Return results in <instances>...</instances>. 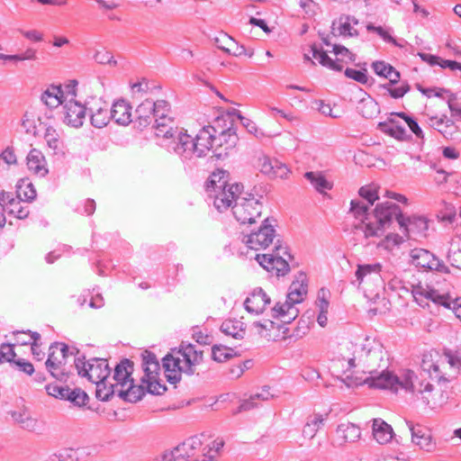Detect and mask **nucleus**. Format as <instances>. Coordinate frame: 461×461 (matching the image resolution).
Returning a JSON list of instances; mask_svg holds the SVG:
<instances>
[{
	"instance_id": "1",
	"label": "nucleus",
	"mask_w": 461,
	"mask_h": 461,
	"mask_svg": "<svg viewBox=\"0 0 461 461\" xmlns=\"http://www.w3.org/2000/svg\"><path fill=\"white\" fill-rule=\"evenodd\" d=\"M357 357L364 366L371 368L368 370L369 375L365 379H357L356 384H367L370 388L386 389L397 393L399 390H404L410 393H418L421 395V400L426 405L435 406L438 402L434 398H430L427 393L433 391V385L427 383L423 385L420 384L418 389L415 388L414 379L416 375L410 369L402 370L399 375H394L388 370H383L381 373L373 369L375 366H380V362L384 359L383 346L375 340L366 339L361 348L356 351Z\"/></svg>"
},
{
	"instance_id": "2",
	"label": "nucleus",
	"mask_w": 461,
	"mask_h": 461,
	"mask_svg": "<svg viewBox=\"0 0 461 461\" xmlns=\"http://www.w3.org/2000/svg\"><path fill=\"white\" fill-rule=\"evenodd\" d=\"M374 217L380 226L375 230L367 228V236H382L384 230L390 227L393 220L397 221L400 230L408 239L417 240L427 236L429 224L425 217L417 215L405 217L400 206L392 202L377 203Z\"/></svg>"
},
{
	"instance_id": "3",
	"label": "nucleus",
	"mask_w": 461,
	"mask_h": 461,
	"mask_svg": "<svg viewBox=\"0 0 461 461\" xmlns=\"http://www.w3.org/2000/svg\"><path fill=\"white\" fill-rule=\"evenodd\" d=\"M203 352L195 345L182 342L178 350L167 354L162 358V366L168 383L176 384L181 380L182 373L192 375L195 366L203 362Z\"/></svg>"
},
{
	"instance_id": "4",
	"label": "nucleus",
	"mask_w": 461,
	"mask_h": 461,
	"mask_svg": "<svg viewBox=\"0 0 461 461\" xmlns=\"http://www.w3.org/2000/svg\"><path fill=\"white\" fill-rule=\"evenodd\" d=\"M215 132V128L208 125L201 129L194 139L186 133V131H179L176 136L177 140L172 141L169 149H172L183 162L204 157L207 151L215 149L217 140Z\"/></svg>"
},
{
	"instance_id": "5",
	"label": "nucleus",
	"mask_w": 461,
	"mask_h": 461,
	"mask_svg": "<svg viewBox=\"0 0 461 461\" xmlns=\"http://www.w3.org/2000/svg\"><path fill=\"white\" fill-rule=\"evenodd\" d=\"M204 435H195L185 439L174 448L176 457H184L185 461H214L223 441H213L212 446L202 447Z\"/></svg>"
},
{
	"instance_id": "6",
	"label": "nucleus",
	"mask_w": 461,
	"mask_h": 461,
	"mask_svg": "<svg viewBox=\"0 0 461 461\" xmlns=\"http://www.w3.org/2000/svg\"><path fill=\"white\" fill-rule=\"evenodd\" d=\"M77 348H69L63 342H54L50 346L49 356L45 362L46 368L50 375L60 381L66 382L70 374V368L67 366L69 356L79 357Z\"/></svg>"
},
{
	"instance_id": "7",
	"label": "nucleus",
	"mask_w": 461,
	"mask_h": 461,
	"mask_svg": "<svg viewBox=\"0 0 461 461\" xmlns=\"http://www.w3.org/2000/svg\"><path fill=\"white\" fill-rule=\"evenodd\" d=\"M225 174L224 171H220L217 174L213 173L207 183L208 191L212 187L215 193L213 205L219 212L230 207L233 201L236 202L237 197H240L239 194L243 188L242 185L237 183L228 185L227 182L222 180Z\"/></svg>"
},
{
	"instance_id": "8",
	"label": "nucleus",
	"mask_w": 461,
	"mask_h": 461,
	"mask_svg": "<svg viewBox=\"0 0 461 461\" xmlns=\"http://www.w3.org/2000/svg\"><path fill=\"white\" fill-rule=\"evenodd\" d=\"M446 361L433 362L430 357L424 356L421 362L422 372L425 373L432 381L438 384L447 383L451 380L453 375L447 374L444 369L448 366L449 368L461 369V357L453 355L450 352L446 353Z\"/></svg>"
},
{
	"instance_id": "9",
	"label": "nucleus",
	"mask_w": 461,
	"mask_h": 461,
	"mask_svg": "<svg viewBox=\"0 0 461 461\" xmlns=\"http://www.w3.org/2000/svg\"><path fill=\"white\" fill-rule=\"evenodd\" d=\"M332 51L336 56L335 60L330 59L321 47H318L316 44L311 46L312 57L317 59L321 66L334 71H341L344 63L348 64L356 60V55L342 45L334 44Z\"/></svg>"
},
{
	"instance_id": "10",
	"label": "nucleus",
	"mask_w": 461,
	"mask_h": 461,
	"mask_svg": "<svg viewBox=\"0 0 461 461\" xmlns=\"http://www.w3.org/2000/svg\"><path fill=\"white\" fill-rule=\"evenodd\" d=\"M74 364L78 375L86 377L92 383L107 380L111 374L105 358H92L86 362L85 356H81L75 357Z\"/></svg>"
},
{
	"instance_id": "11",
	"label": "nucleus",
	"mask_w": 461,
	"mask_h": 461,
	"mask_svg": "<svg viewBox=\"0 0 461 461\" xmlns=\"http://www.w3.org/2000/svg\"><path fill=\"white\" fill-rule=\"evenodd\" d=\"M262 203L252 194L249 197H237L232 212L236 220L241 224L253 223L257 217L261 215Z\"/></svg>"
},
{
	"instance_id": "12",
	"label": "nucleus",
	"mask_w": 461,
	"mask_h": 461,
	"mask_svg": "<svg viewBox=\"0 0 461 461\" xmlns=\"http://www.w3.org/2000/svg\"><path fill=\"white\" fill-rule=\"evenodd\" d=\"M411 264L425 271L449 273V268L428 249L415 248L410 251Z\"/></svg>"
},
{
	"instance_id": "13",
	"label": "nucleus",
	"mask_w": 461,
	"mask_h": 461,
	"mask_svg": "<svg viewBox=\"0 0 461 461\" xmlns=\"http://www.w3.org/2000/svg\"><path fill=\"white\" fill-rule=\"evenodd\" d=\"M154 107V127L156 129L157 136H163L164 138L170 139L177 136V130L170 125L173 123L172 119L168 116L169 104L165 100H158L153 102Z\"/></svg>"
},
{
	"instance_id": "14",
	"label": "nucleus",
	"mask_w": 461,
	"mask_h": 461,
	"mask_svg": "<svg viewBox=\"0 0 461 461\" xmlns=\"http://www.w3.org/2000/svg\"><path fill=\"white\" fill-rule=\"evenodd\" d=\"M369 205L361 200H352L350 203L349 212L353 216L359 220L360 222L355 225L356 230H361L366 239L374 238L375 236H367L366 230L376 229L380 226L379 222L374 217L375 210L372 213L368 212Z\"/></svg>"
},
{
	"instance_id": "15",
	"label": "nucleus",
	"mask_w": 461,
	"mask_h": 461,
	"mask_svg": "<svg viewBox=\"0 0 461 461\" xmlns=\"http://www.w3.org/2000/svg\"><path fill=\"white\" fill-rule=\"evenodd\" d=\"M276 230L268 218L265 219L256 231L243 238V242L251 249H264L269 246L274 240Z\"/></svg>"
},
{
	"instance_id": "16",
	"label": "nucleus",
	"mask_w": 461,
	"mask_h": 461,
	"mask_svg": "<svg viewBox=\"0 0 461 461\" xmlns=\"http://www.w3.org/2000/svg\"><path fill=\"white\" fill-rule=\"evenodd\" d=\"M414 298L418 302L417 295L420 294L421 296H425L426 298L430 299L432 302L444 306L445 308L450 309L453 311L456 318L461 321V298L452 299L448 295L438 294L436 291H425L422 288H419L414 292Z\"/></svg>"
},
{
	"instance_id": "17",
	"label": "nucleus",
	"mask_w": 461,
	"mask_h": 461,
	"mask_svg": "<svg viewBox=\"0 0 461 461\" xmlns=\"http://www.w3.org/2000/svg\"><path fill=\"white\" fill-rule=\"evenodd\" d=\"M216 140L213 155L217 158L222 159L229 156L230 152L235 148L239 139L236 131L230 127L222 131L221 134L216 137Z\"/></svg>"
},
{
	"instance_id": "18",
	"label": "nucleus",
	"mask_w": 461,
	"mask_h": 461,
	"mask_svg": "<svg viewBox=\"0 0 461 461\" xmlns=\"http://www.w3.org/2000/svg\"><path fill=\"white\" fill-rule=\"evenodd\" d=\"M63 122L72 127L77 128L83 125L86 118V108L81 104L70 100L64 107Z\"/></svg>"
},
{
	"instance_id": "19",
	"label": "nucleus",
	"mask_w": 461,
	"mask_h": 461,
	"mask_svg": "<svg viewBox=\"0 0 461 461\" xmlns=\"http://www.w3.org/2000/svg\"><path fill=\"white\" fill-rule=\"evenodd\" d=\"M358 24V20L350 15L342 14L339 18L332 23L331 33L334 36L353 37L358 35L357 30L355 28Z\"/></svg>"
},
{
	"instance_id": "20",
	"label": "nucleus",
	"mask_w": 461,
	"mask_h": 461,
	"mask_svg": "<svg viewBox=\"0 0 461 461\" xmlns=\"http://www.w3.org/2000/svg\"><path fill=\"white\" fill-rule=\"evenodd\" d=\"M271 302L270 297L261 288H255L244 302L245 309L251 313L260 314Z\"/></svg>"
},
{
	"instance_id": "21",
	"label": "nucleus",
	"mask_w": 461,
	"mask_h": 461,
	"mask_svg": "<svg viewBox=\"0 0 461 461\" xmlns=\"http://www.w3.org/2000/svg\"><path fill=\"white\" fill-rule=\"evenodd\" d=\"M409 430L411 434V441L426 451H431L435 446L432 441L430 431L420 425H413L411 421H406Z\"/></svg>"
},
{
	"instance_id": "22",
	"label": "nucleus",
	"mask_w": 461,
	"mask_h": 461,
	"mask_svg": "<svg viewBox=\"0 0 461 461\" xmlns=\"http://www.w3.org/2000/svg\"><path fill=\"white\" fill-rule=\"evenodd\" d=\"M111 119L117 124L126 126L131 120V106L123 99L115 101L109 109Z\"/></svg>"
},
{
	"instance_id": "23",
	"label": "nucleus",
	"mask_w": 461,
	"mask_h": 461,
	"mask_svg": "<svg viewBox=\"0 0 461 461\" xmlns=\"http://www.w3.org/2000/svg\"><path fill=\"white\" fill-rule=\"evenodd\" d=\"M133 372V363L128 359H122L119 364L116 365L114 368L113 380L115 384H113L117 388L124 389L133 379L131 377Z\"/></svg>"
},
{
	"instance_id": "24",
	"label": "nucleus",
	"mask_w": 461,
	"mask_h": 461,
	"mask_svg": "<svg viewBox=\"0 0 461 461\" xmlns=\"http://www.w3.org/2000/svg\"><path fill=\"white\" fill-rule=\"evenodd\" d=\"M382 265L380 263L357 265L355 272L356 280L352 284L357 283L358 286L365 280H381L382 279Z\"/></svg>"
},
{
	"instance_id": "25",
	"label": "nucleus",
	"mask_w": 461,
	"mask_h": 461,
	"mask_svg": "<svg viewBox=\"0 0 461 461\" xmlns=\"http://www.w3.org/2000/svg\"><path fill=\"white\" fill-rule=\"evenodd\" d=\"M215 41H226V45H219V49L224 52L233 55L235 57H240L242 55L251 58L254 55L252 49H247L244 45L239 44L234 39L227 34L222 35L221 38H216Z\"/></svg>"
},
{
	"instance_id": "26",
	"label": "nucleus",
	"mask_w": 461,
	"mask_h": 461,
	"mask_svg": "<svg viewBox=\"0 0 461 461\" xmlns=\"http://www.w3.org/2000/svg\"><path fill=\"white\" fill-rule=\"evenodd\" d=\"M299 311L286 299L285 303H277L272 309V317L280 319L284 323H291L296 319Z\"/></svg>"
},
{
	"instance_id": "27",
	"label": "nucleus",
	"mask_w": 461,
	"mask_h": 461,
	"mask_svg": "<svg viewBox=\"0 0 461 461\" xmlns=\"http://www.w3.org/2000/svg\"><path fill=\"white\" fill-rule=\"evenodd\" d=\"M101 105L88 108L91 124L98 129L104 128L108 124L111 119L110 112L107 104L102 103Z\"/></svg>"
},
{
	"instance_id": "28",
	"label": "nucleus",
	"mask_w": 461,
	"mask_h": 461,
	"mask_svg": "<svg viewBox=\"0 0 461 461\" xmlns=\"http://www.w3.org/2000/svg\"><path fill=\"white\" fill-rule=\"evenodd\" d=\"M27 167L30 171L40 176H45L49 170L46 167V159L42 152L32 149L27 155Z\"/></svg>"
},
{
	"instance_id": "29",
	"label": "nucleus",
	"mask_w": 461,
	"mask_h": 461,
	"mask_svg": "<svg viewBox=\"0 0 461 461\" xmlns=\"http://www.w3.org/2000/svg\"><path fill=\"white\" fill-rule=\"evenodd\" d=\"M155 104H153V101L149 99H146L143 101L135 110L136 114V124L140 129L146 128L149 125L154 119Z\"/></svg>"
},
{
	"instance_id": "30",
	"label": "nucleus",
	"mask_w": 461,
	"mask_h": 461,
	"mask_svg": "<svg viewBox=\"0 0 461 461\" xmlns=\"http://www.w3.org/2000/svg\"><path fill=\"white\" fill-rule=\"evenodd\" d=\"M378 128L381 131L388 134L398 140H406L409 135L405 128L398 123L394 119L390 118L387 122H380Z\"/></svg>"
},
{
	"instance_id": "31",
	"label": "nucleus",
	"mask_w": 461,
	"mask_h": 461,
	"mask_svg": "<svg viewBox=\"0 0 461 461\" xmlns=\"http://www.w3.org/2000/svg\"><path fill=\"white\" fill-rule=\"evenodd\" d=\"M64 92L60 86L51 85L41 95V101L50 108H57L63 103Z\"/></svg>"
},
{
	"instance_id": "32",
	"label": "nucleus",
	"mask_w": 461,
	"mask_h": 461,
	"mask_svg": "<svg viewBox=\"0 0 461 461\" xmlns=\"http://www.w3.org/2000/svg\"><path fill=\"white\" fill-rule=\"evenodd\" d=\"M392 427L382 420H374L373 435L379 444H386L393 438Z\"/></svg>"
},
{
	"instance_id": "33",
	"label": "nucleus",
	"mask_w": 461,
	"mask_h": 461,
	"mask_svg": "<svg viewBox=\"0 0 461 461\" xmlns=\"http://www.w3.org/2000/svg\"><path fill=\"white\" fill-rule=\"evenodd\" d=\"M304 177L311 183L313 188L320 194H325L327 190L332 189V183L329 182L322 172L308 171Z\"/></svg>"
},
{
	"instance_id": "34",
	"label": "nucleus",
	"mask_w": 461,
	"mask_h": 461,
	"mask_svg": "<svg viewBox=\"0 0 461 461\" xmlns=\"http://www.w3.org/2000/svg\"><path fill=\"white\" fill-rule=\"evenodd\" d=\"M145 384L140 385H135L134 382L131 381L128 385L127 389H120L118 391V396L124 401H128L130 402H136L142 399V397L146 393V390L144 387Z\"/></svg>"
},
{
	"instance_id": "35",
	"label": "nucleus",
	"mask_w": 461,
	"mask_h": 461,
	"mask_svg": "<svg viewBox=\"0 0 461 461\" xmlns=\"http://www.w3.org/2000/svg\"><path fill=\"white\" fill-rule=\"evenodd\" d=\"M272 397L273 395L270 393L269 388L264 386L260 392L251 394L248 400H244L239 406L237 412L249 411L258 405V401L265 402Z\"/></svg>"
},
{
	"instance_id": "36",
	"label": "nucleus",
	"mask_w": 461,
	"mask_h": 461,
	"mask_svg": "<svg viewBox=\"0 0 461 461\" xmlns=\"http://www.w3.org/2000/svg\"><path fill=\"white\" fill-rule=\"evenodd\" d=\"M276 257L273 264L274 271L277 276H285L290 271V267L284 256L287 255L291 258V255L287 251V248L281 244L276 245Z\"/></svg>"
},
{
	"instance_id": "37",
	"label": "nucleus",
	"mask_w": 461,
	"mask_h": 461,
	"mask_svg": "<svg viewBox=\"0 0 461 461\" xmlns=\"http://www.w3.org/2000/svg\"><path fill=\"white\" fill-rule=\"evenodd\" d=\"M36 190L28 178L20 179L16 184V197L24 202H32L36 198Z\"/></svg>"
},
{
	"instance_id": "38",
	"label": "nucleus",
	"mask_w": 461,
	"mask_h": 461,
	"mask_svg": "<svg viewBox=\"0 0 461 461\" xmlns=\"http://www.w3.org/2000/svg\"><path fill=\"white\" fill-rule=\"evenodd\" d=\"M221 331L233 339H240L245 335L243 323L237 320H226L221 325Z\"/></svg>"
},
{
	"instance_id": "39",
	"label": "nucleus",
	"mask_w": 461,
	"mask_h": 461,
	"mask_svg": "<svg viewBox=\"0 0 461 461\" xmlns=\"http://www.w3.org/2000/svg\"><path fill=\"white\" fill-rule=\"evenodd\" d=\"M307 294V285L303 280L293 282L288 290L286 299L294 305L303 301V296Z\"/></svg>"
},
{
	"instance_id": "40",
	"label": "nucleus",
	"mask_w": 461,
	"mask_h": 461,
	"mask_svg": "<svg viewBox=\"0 0 461 461\" xmlns=\"http://www.w3.org/2000/svg\"><path fill=\"white\" fill-rule=\"evenodd\" d=\"M337 434L339 438H342L345 442H354L360 438V429L352 424H340L338 426Z\"/></svg>"
},
{
	"instance_id": "41",
	"label": "nucleus",
	"mask_w": 461,
	"mask_h": 461,
	"mask_svg": "<svg viewBox=\"0 0 461 461\" xmlns=\"http://www.w3.org/2000/svg\"><path fill=\"white\" fill-rule=\"evenodd\" d=\"M12 418L23 429L32 432L38 429V420L29 415H26L25 413L20 411H13Z\"/></svg>"
},
{
	"instance_id": "42",
	"label": "nucleus",
	"mask_w": 461,
	"mask_h": 461,
	"mask_svg": "<svg viewBox=\"0 0 461 461\" xmlns=\"http://www.w3.org/2000/svg\"><path fill=\"white\" fill-rule=\"evenodd\" d=\"M96 384V392L95 396L98 400L102 402H107L111 399V397L120 390L113 384H107L106 380H103L102 382L95 383Z\"/></svg>"
},
{
	"instance_id": "43",
	"label": "nucleus",
	"mask_w": 461,
	"mask_h": 461,
	"mask_svg": "<svg viewBox=\"0 0 461 461\" xmlns=\"http://www.w3.org/2000/svg\"><path fill=\"white\" fill-rule=\"evenodd\" d=\"M23 202L15 196L9 200V203L5 211H7L9 214H13L18 219H25L29 215L30 211L28 206L23 205Z\"/></svg>"
},
{
	"instance_id": "44",
	"label": "nucleus",
	"mask_w": 461,
	"mask_h": 461,
	"mask_svg": "<svg viewBox=\"0 0 461 461\" xmlns=\"http://www.w3.org/2000/svg\"><path fill=\"white\" fill-rule=\"evenodd\" d=\"M394 85L389 81L385 84L379 85V88L385 90L392 98L398 99L402 98L406 93L410 91V85L407 82H403L400 86L393 87Z\"/></svg>"
},
{
	"instance_id": "45",
	"label": "nucleus",
	"mask_w": 461,
	"mask_h": 461,
	"mask_svg": "<svg viewBox=\"0 0 461 461\" xmlns=\"http://www.w3.org/2000/svg\"><path fill=\"white\" fill-rule=\"evenodd\" d=\"M235 355L234 349L226 346L214 345L212 348V357L216 362H224Z\"/></svg>"
},
{
	"instance_id": "46",
	"label": "nucleus",
	"mask_w": 461,
	"mask_h": 461,
	"mask_svg": "<svg viewBox=\"0 0 461 461\" xmlns=\"http://www.w3.org/2000/svg\"><path fill=\"white\" fill-rule=\"evenodd\" d=\"M66 400L69 401L73 404L78 407L85 406L89 400L88 395L85 391L80 388H75L70 390L66 394Z\"/></svg>"
},
{
	"instance_id": "47",
	"label": "nucleus",
	"mask_w": 461,
	"mask_h": 461,
	"mask_svg": "<svg viewBox=\"0 0 461 461\" xmlns=\"http://www.w3.org/2000/svg\"><path fill=\"white\" fill-rule=\"evenodd\" d=\"M323 417L322 415H314L310 417L303 428V434L304 437H308L310 438H313L316 432L318 431L320 426L323 424Z\"/></svg>"
},
{
	"instance_id": "48",
	"label": "nucleus",
	"mask_w": 461,
	"mask_h": 461,
	"mask_svg": "<svg viewBox=\"0 0 461 461\" xmlns=\"http://www.w3.org/2000/svg\"><path fill=\"white\" fill-rule=\"evenodd\" d=\"M358 194L368 204L373 205L375 201L379 199L378 188L375 185H368L359 188Z\"/></svg>"
},
{
	"instance_id": "49",
	"label": "nucleus",
	"mask_w": 461,
	"mask_h": 461,
	"mask_svg": "<svg viewBox=\"0 0 461 461\" xmlns=\"http://www.w3.org/2000/svg\"><path fill=\"white\" fill-rule=\"evenodd\" d=\"M44 140L51 149L54 151L59 149L60 147V138L59 134L57 132L56 129H54L52 126H48L46 128L45 133H44Z\"/></svg>"
},
{
	"instance_id": "50",
	"label": "nucleus",
	"mask_w": 461,
	"mask_h": 461,
	"mask_svg": "<svg viewBox=\"0 0 461 461\" xmlns=\"http://www.w3.org/2000/svg\"><path fill=\"white\" fill-rule=\"evenodd\" d=\"M344 74L348 78L353 79L363 85H366L369 82L367 70L365 68L360 70L347 68L344 71Z\"/></svg>"
},
{
	"instance_id": "51",
	"label": "nucleus",
	"mask_w": 461,
	"mask_h": 461,
	"mask_svg": "<svg viewBox=\"0 0 461 461\" xmlns=\"http://www.w3.org/2000/svg\"><path fill=\"white\" fill-rule=\"evenodd\" d=\"M446 116L443 118L431 117L429 119L430 125L438 130L443 136L447 137L448 134H451L448 131V129L454 126V123L451 120H447L445 122Z\"/></svg>"
},
{
	"instance_id": "52",
	"label": "nucleus",
	"mask_w": 461,
	"mask_h": 461,
	"mask_svg": "<svg viewBox=\"0 0 461 461\" xmlns=\"http://www.w3.org/2000/svg\"><path fill=\"white\" fill-rule=\"evenodd\" d=\"M391 115H395L404 120L405 122L408 124L410 130L415 134V136L417 138L423 139L424 136L421 128L419 126L416 120L413 119L411 116L406 114L403 112L393 113Z\"/></svg>"
},
{
	"instance_id": "53",
	"label": "nucleus",
	"mask_w": 461,
	"mask_h": 461,
	"mask_svg": "<svg viewBox=\"0 0 461 461\" xmlns=\"http://www.w3.org/2000/svg\"><path fill=\"white\" fill-rule=\"evenodd\" d=\"M141 383L145 384L147 392L151 394L160 395L167 390V386L163 384H160L158 378L150 380H146V378L141 379Z\"/></svg>"
},
{
	"instance_id": "54",
	"label": "nucleus",
	"mask_w": 461,
	"mask_h": 461,
	"mask_svg": "<svg viewBox=\"0 0 461 461\" xmlns=\"http://www.w3.org/2000/svg\"><path fill=\"white\" fill-rule=\"evenodd\" d=\"M16 354L11 344H2L0 347V364L8 362L14 365Z\"/></svg>"
},
{
	"instance_id": "55",
	"label": "nucleus",
	"mask_w": 461,
	"mask_h": 461,
	"mask_svg": "<svg viewBox=\"0 0 461 461\" xmlns=\"http://www.w3.org/2000/svg\"><path fill=\"white\" fill-rule=\"evenodd\" d=\"M368 32H374L377 33L384 41L393 44L394 46H401L396 40L382 26H375L372 23L366 25Z\"/></svg>"
},
{
	"instance_id": "56",
	"label": "nucleus",
	"mask_w": 461,
	"mask_h": 461,
	"mask_svg": "<svg viewBox=\"0 0 461 461\" xmlns=\"http://www.w3.org/2000/svg\"><path fill=\"white\" fill-rule=\"evenodd\" d=\"M277 159H272L265 155L261 156L258 159V167L260 169V172L264 175L271 176V174H273L274 169V162H276Z\"/></svg>"
},
{
	"instance_id": "57",
	"label": "nucleus",
	"mask_w": 461,
	"mask_h": 461,
	"mask_svg": "<svg viewBox=\"0 0 461 461\" xmlns=\"http://www.w3.org/2000/svg\"><path fill=\"white\" fill-rule=\"evenodd\" d=\"M276 257V249L271 254H258L256 257L257 261L267 271H274L273 264Z\"/></svg>"
},
{
	"instance_id": "58",
	"label": "nucleus",
	"mask_w": 461,
	"mask_h": 461,
	"mask_svg": "<svg viewBox=\"0 0 461 461\" xmlns=\"http://www.w3.org/2000/svg\"><path fill=\"white\" fill-rule=\"evenodd\" d=\"M372 68L374 72L383 77H388L390 72H393V67L384 61H375L372 63Z\"/></svg>"
},
{
	"instance_id": "59",
	"label": "nucleus",
	"mask_w": 461,
	"mask_h": 461,
	"mask_svg": "<svg viewBox=\"0 0 461 461\" xmlns=\"http://www.w3.org/2000/svg\"><path fill=\"white\" fill-rule=\"evenodd\" d=\"M142 368L144 371V375L141 379L150 380L154 378H158L160 366L158 361V362H152L149 364H142Z\"/></svg>"
},
{
	"instance_id": "60",
	"label": "nucleus",
	"mask_w": 461,
	"mask_h": 461,
	"mask_svg": "<svg viewBox=\"0 0 461 461\" xmlns=\"http://www.w3.org/2000/svg\"><path fill=\"white\" fill-rule=\"evenodd\" d=\"M46 391L49 395L61 400H66V394L68 392V387L58 384H48L46 385Z\"/></svg>"
},
{
	"instance_id": "61",
	"label": "nucleus",
	"mask_w": 461,
	"mask_h": 461,
	"mask_svg": "<svg viewBox=\"0 0 461 461\" xmlns=\"http://www.w3.org/2000/svg\"><path fill=\"white\" fill-rule=\"evenodd\" d=\"M403 242V238L396 233H391L386 235L385 239L382 240L381 246L386 249H393L395 246H398Z\"/></svg>"
},
{
	"instance_id": "62",
	"label": "nucleus",
	"mask_w": 461,
	"mask_h": 461,
	"mask_svg": "<svg viewBox=\"0 0 461 461\" xmlns=\"http://www.w3.org/2000/svg\"><path fill=\"white\" fill-rule=\"evenodd\" d=\"M274 169L273 174H271L272 178H286L288 175L290 174V169L287 167V166L279 160L273 163Z\"/></svg>"
},
{
	"instance_id": "63",
	"label": "nucleus",
	"mask_w": 461,
	"mask_h": 461,
	"mask_svg": "<svg viewBox=\"0 0 461 461\" xmlns=\"http://www.w3.org/2000/svg\"><path fill=\"white\" fill-rule=\"evenodd\" d=\"M95 60L99 64H113L116 65V61L113 60V56L107 50H97L94 56Z\"/></svg>"
},
{
	"instance_id": "64",
	"label": "nucleus",
	"mask_w": 461,
	"mask_h": 461,
	"mask_svg": "<svg viewBox=\"0 0 461 461\" xmlns=\"http://www.w3.org/2000/svg\"><path fill=\"white\" fill-rule=\"evenodd\" d=\"M447 260L452 267L461 269V249L450 250L447 254Z\"/></svg>"
}]
</instances>
